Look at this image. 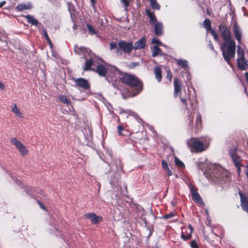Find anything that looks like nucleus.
<instances>
[{
	"label": "nucleus",
	"instance_id": "obj_29",
	"mask_svg": "<svg viewBox=\"0 0 248 248\" xmlns=\"http://www.w3.org/2000/svg\"><path fill=\"white\" fill-rule=\"evenodd\" d=\"M203 26L207 31H211V22L209 19H205L203 22Z\"/></svg>",
	"mask_w": 248,
	"mask_h": 248
},
{
	"label": "nucleus",
	"instance_id": "obj_40",
	"mask_svg": "<svg viewBox=\"0 0 248 248\" xmlns=\"http://www.w3.org/2000/svg\"><path fill=\"white\" fill-rule=\"evenodd\" d=\"M121 1L124 4L125 10H127V8L129 5V0H121Z\"/></svg>",
	"mask_w": 248,
	"mask_h": 248
},
{
	"label": "nucleus",
	"instance_id": "obj_3",
	"mask_svg": "<svg viewBox=\"0 0 248 248\" xmlns=\"http://www.w3.org/2000/svg\"><path fill=\"white\" fill-rule=\"evenodd\" d=\"M213 175L217 181L226 182L230 180V174L229 173L219 165H217L214 168Z\"/></svg>",
	"mask_w": 248,
	"mask_h": 248
},
{
	"label": "nucleus",
	"instance_id": "obj_56",
	"mask_svg": "<svg viewBox=\"0 0 248 248\" xmlns=\"http://www.w3.org/2000/svg\"><path fill=\"white\" fill-rule=\"evenodd\" d=\"M209 46H210V48H211V49H212V50H214V46L212 44H210Z\"/></svg>",
	"mask_w": 248,
	"mask_h": 248
},
{
	"label": "nucleus",
	"instance_id": "obj_5",
	"mask_svg": "<svg viewBox=\"0 0 248 248\" xmlns=\"http://www.w3.org/2000/svg\"><path fill=\"white\" fill-rule=\"evenodd\" d=\"M186 144L192 152H202L205 150L203 142L196 138H192L187 140Z\"/></svg>",
	"mask_w": 248,
	"mask_h": 248
},
{
	"label": "nucleus",
	"instance_id": "obj_25",
	"mask_svg": "<svg viewBox=\"0 0 248 248\" xmlns=\"http://www.w3.org/2000/svg\"><path fill=\"white\" fill-rule=\"evenodd\" d=\"M25 17L27 21L33 25L36 26L38 23L37 20L31 15H28L25 16Z\"/></svg>",
	"mask_w": 248,
	"mask_h": 248
},
{
	"label": "nucleus",
	"instance_id": "obj_6",
	"mask_svg": "<svg viewBox=\"0 0 248 248\" xmlns=\"http://www.w3.org/2000/svg\"><path fill=\"white\" fill-rule=\"evenodd\" d=\"M102 60L97 56H94L90 58L89 60H87L85 62V65L83 67L84 71H93L94 69V67L93 66H97L99 62H102Z\"/></svg>",
	"mask_w": 248,
	"mask_h": 248
},
{
	"label": "nucleus",
	"instance_id": "obj_14",
	"mask_svg": "<svg viewBox=\"0 0 248 248\" xmlns=\"http://www.w3.org/2000/svg\"><path fill=\"white\" fill-rule=\"evenodd\" d=\"M146 43V38L144 37H142L140 40L135 43L133 48L135 50L142 49L145 47Z\"/></svg>",
	"mask_w": 248,
	"mask_h": 248
},
{
	"label": "nucleus",
	"instance_id": "obj_53",
	"mask_svg": "<svg viewBox=\"0 0 248 248\" xmlns=\"http://www.w3.org/2000/svg\"><path fill=\"white\" fill-rule=\"evenodd\" d=\"M5 1H2L0 2V8L2 7L5 4Z\"/></svg>",
	"mask_w": 248,
	"mask_h": 248
},
{
	"label": "nucleus",
	"instance_id": "obj_36",
	"mask_svg": "<svg viewBox=\"0 0 248 248\" xmlns=\"http://www.w3.org/2000/svg\"><path fill=\"white\" fill-rule=\"evenodd\" d=\"M175 163L176 165L179 167H183L184 166V164L178 158H175Z\"/></svg>",
	"mask_w": 248,
	"mask_h": 248
},
{
	"label": "nucleus",
	"instance_id": "obj_17",
	"mask_svg": "<svg viewBox=\"0 0 248 248\" xmlns=\"http://www.w3.org/2000/svg\"><path fill=\"white\" fill-rule=\"evenodd\" d=\"M145 13L146 15L149 17L150 23L152 25H153L157 22V19L154 13L152 12L150 9H146L145 10Z\"/></svg>",
	"mask_w": 248,
	"mask_h": 248
},
{
	"label": "nucleus",
	"instance_id": "obj_19",
	"mask_svg": "<svg viewBox=\"0 0 248 248\" xmlns=\"http://www.w3.org/2000/svg\"><path fill=\"white\" fill-rule=\"evenodd\" d=\"M233 31L235 37L238 42L240 43L241 42L242 33L240 28L237 23H235L233 26Z\"/></svg>",
	"mask_w": 248,
	"mask_h": 248
},
{
	"label": "nucleus",
	"instance_id": "obj_11",
	"mask_svg": "<svg viewBox=\"0 0 248 248\" xmlns=\"http://www.w3.org/2000/svg\"><path fill=\"white\" fill-rule=\"evenodd\" d=\"M68 11L70 13L71 18L73 22V28L74 30L76 29V21H77V12L75 10V7L73 4L71 2L67 3Z\"/></svg>",
	"mask_w": 248,
	"mask_h": 248
},
{
	"label": "nucleus",
	"instance_id": "obj_21",
	"mask_svg": "<svg viewBox=\"0 0 248 248\" xmlns=\"http://www.w3.org/2000/svg\"><path fill=\"white\" fill-rule=\"evenodd\" d=\"M154 72L155 75V78L158 82H160L162 79V72L161 68L158 66L155 67Z\"/></svg>",
	"mask_w": 248,
	"mask_h": 248
},
{
	"label": "nucleus",
	"instance_id": "obj_4",
	"mask_svg": "<svg viewBox=\"0 0 248 248\" xmlns=\"http://www.w3.org/2000/svg\"><path fill=\"white\" fill-rule=\"evenodd\" d=\"M109 70L112 71L114 73L120 72L115 66L108 65L104 62L103 61L99 62L93 71L97 73L100 77H105L107 72Z\"/></svg>",
	"mask_w": 248,
	"mask_h": 248
},
{
	"label": "nucleus",
	"instance_id": "obj_54",
	"mask_svg": "<svg viewBox=\"0 0 248 248\" xmlns=\"http://www.w3.org/2000/svg\"><path fill=\"white\" fill-rule=\"evenodd\" d=\"M74 52L76 54L78 53V47H77V45H75V46H74Z\"/></svg>",
	"mask_w": 248,
	"mask_h": 248
},
{
	"label": "nucleus",
	"instance_id": "obj_37",
	"mask_svg": "<svg viewBox=\"0 0 248 248\" xmlns=\"http://www.w3.org/2000/svg\"><path fill=\"white\" fill-rule=\"evenodd\" d=\"M174 216V214L173 213H170L169 214H166L163 216L162 218L165 219H168L169 218H172Z\"/></svg>",
	"mask_w": 248,
	"mask_h": 248
},
{
	"label": "nucleus",
	"instance_id": "obj_35",
	"mask_svg": "<svg viewBox=\"0 0 248 248\" xmlns=\"http://www.w3.org/2000/svg\"><path fill=\"white\" fill-rule=\"evenodd\" d=\"M245 54V52L243 49H242L239 45L237 46V56Z\"/></svg>",
	"mask_w": 248,
	"mask_h": 248
},
{
	"label": "nucleus",
	"instance_id": "obj_46",
	"mask_svg": "<svg viewBox=\"0 0 248 248\" xmlns=\"http://www.w3.org/2000/svg\"><path fill=\"white\" fill-rule=\"evenodd\" d=\"M116 45L114 43H111L110 44V50H113L114 49V48H116Z\"/></svg>",
	"mask_w": 248,
	"mask_h": 248
},
{
	"label": "nucleus",
	"instance_id": "obj_18",
	"mask_svg": "<svg viewBox=\"0 0 248 248\" xmlns=\"http://www.w3.org/2000/svg\"><path fill=\"white\" fill-rule=\"evenodd\" d=\"M174 96H177L179 93H181L182 85L177 78L174 79Z\"/></svg>",
	"mask_w": 248,
	"mask_h": 248
},
{
	"label": "nucleus",
	"instance_id": "obj_13",
	"mask_svg": "<svg viewBox=\"0 0 248 248\" xmlns=\"http://www.w3.org/2000/svg\"><path fill=\"white\" fill-rule=\"evenodd\" d=\"M85 217L89 218L94 224L99 223L103 220L102 217L96 216L94 213L86 214Z\"/></svg>",
	"mask_w": 248,
	"mask_h": 248
},
{
	"label": "nucleus",
	"instance_id": "obj_23",
	"mask_svg": "<svg viewBox=\"0 0 248 248\" xmlns=\"http://www.w3.org/2000/svg\"><path fill=\"white\" fill-rule=\"evenodd\" d=\"M152 57H155L157 56H162L163 53L161 49L159 48L157 46H155L152 48Z\"/></svg>",
	"mask_w": 248,
	"mask_h": 248
},
{
	"label": "nucleus",
	"instance_id": "obj_33",
	"mask_svg": "<svg viewBox=\"0 0 248 248\" xmlns=\"http://www.w3.org/2000/svg\"><path fill=\"white\" fill-rule=\"evenodd\" d=\"M152 44H156L157 45H158L159 46H163L164 47H166V46L163 44L160 41V40L157 39V38L156 37H155L152 40Z\"/></svg>",
	"mask_w": 248,
	"mask_h": 248
},
{
	"label": "nucleus",
	"instance_id": "obj_9",
	"mask_svg": "<svg viewBox=\"0 0 248 248\" xmlns=\"http://www.w3.org/2000/svg\"><path fill=\"white\" fill-rule=\"evenodd\" d=\"M188 186L191 194V197L192 200L197 203L204 205V202L202 201L199 194L197 192V190L195 189L194 186L191 184H189Z\"/></svg>",
	"mask_w": 248,
	"mask_h": 248
},
{
	"label": "nucleus",
	"instance_id": "obj_8",
	"mask_svg": "<svg viewBox=\"0 0 248 248\" xmlns=\"http://www.w3.org/2000/svg\"><path fill=\"white\" fill-rule=\"evenodd\" d=\"M119 48L124 53L131 52L133 48V44L131 42L120 41L118 43Z\"/></svg>",
	"mask_w": 248,
	"mask_h": 248
},
{
	"label": "nucleus",
	"instance_id": "obj_22",
	"mask_svg": "<svg viewBox=\"0 0 248 248\" xmlns=\"http://www.w3.org/2000/svg\"><path fill=\"white\" fill-rule=\"evenodd\" d=\"M86 27L90 35H95L98 36V31L93 25L90 24H87Z\"/></svg>",
	"mask_w": 248,
	"mask_h": 248
},
{
	"label": "nucleus",
	"instance_id": "obj_28",
	"mask_svg": "<svg viewBox=\"0 0 248 248\" xmlns=\"http://www.w3.org/2000/svg\"><path fill=\"white\" fill-rule=\"evenodd\" d=\"M12 111L15 113L18 117L22 118L23 115L20 110L17 108L16 104H14V106L12 108Z\"/></svg>",
	"mask_w": 248,
	"mask_h": 248
},
{
	"label": "nucleus",
	"instance_id": "obj_32",
	"mask_svg": "<svg viewBox=\"0 0 248 248\" xmlns=\"http://www.w3.org/2000/svg\"><path fill=\"white\" fill-rule=\"evenodd\" d=\"M232 159L235 166H238L239 164H241V159L239 156L237 155L236 156L232 157Z\"/></svg>",
	"mask_w": 248,
	"mask_h": 248
},
{
	"label": "nucleus",
	"instance_id": "obj_27",
	"mask_svg": "<svg viewBox=\"0 0 248 248\" xmlns=\"http://www.w3.org/2000/svg\"><path fill=\"white\" fill-rule=\"evenodd\" d=\"M59 99L61 102L67 105L68 106L71 105L70 101L68 100L67 97L64 95H59Z\"/></svg>",
	"mask_w": 248,
	"mask_h": 248
},
{
	"label": "nucleus",
	"instance_id": "obj_58",
	"mask_svg": "<svg viewBox=\"0 0 248 248\" xmlns=\"http://www.w3.org/2000/svg\"><path fill=\"white\" fill-rule=\"evenodd\" d=\"M91 1L93 4H94L95 3V0H91Z\"/></svg>",
	"mask_w": 248,
	"mask_h": 248
},
{
	"label": "nucleus",
	"instance_id": "obj_49",
	"mask_svg": "<svg viewBox=\"0 0 248 248\" xmlns=\"http://www.w3.org/2000/svg\"><path fill=\"white\" fill-rule=\"evenodd\" d=\"M201 121H202V118H201V114L199 113L197 114V122L198 123V122H199L200 123H201Z\"/></svg>",
	"mask_w": 248,
	"mask_h": 248
},
{
	"label": "nucleus",
	"instance_id": "obj_42",
	"mask_svg": "<svg viewBox=\"0 0 248 248\" xmlns=\"http://www.w3.org/2000/svg\"><path fill=\"white\" fill-rule=\"evenodd\" d=\"M181 101L183 103L184 106L186 108L187 106V99L180 97Z\"/></svg>",
	"mask_w": 248,
	"mask_h": 248
},
{
	"label": "nucleus",
	"instance_id": "obj_15",
	"mask_svg": "<svg viewBox=\"0 0 248 248\" xmlns=\"http://www.w3.org/2000/svg\"><path fill=\"white\" fill-rule=\"evenodd\" d=\"M78 87L88 91L90 90V84L87 80L83 78H78Z\"/></svg>",
	"mask_w": 248,
	"mask_h": 248
},
{
	"label": "nucleus",
	"instance_id": "obj_44",
	"mask_svg": "<svg viewBox=\"0 0 248 248\" xmlns=\"http://www.w3.org/2000/svg\"><path fill=\"white\" fill-rule=\"evenodd\" d=\"M167 78L170 80L171 81V79H172V75H171V72L170 70H168L167 71Z\"/></svg>",
	"mask_w": 248,
	"mask_h": 248
},
{
	"label": "nucleus",
	"instance_id": "obj_34",
	"mask_svg": "<svg viewBox=\"0 0 248 248\" xmlns=\"http://www.w3.org/2000/svg\"><path fill=\"white\" fill-rule=\"evenodd\" d=\"M210 32L211 33V34L212 35V36H213L214 39L216 41L219 40L218 35L215 30H211V31H210Z\"/></svg>",
	"mask_w": 248,
	"mask_h": 248
},
{
	"label": "nucleus",
	"instance_id": "obj_50",
	"mask_svg": "<svg viewBox=\"0 0 248 248\" xmlns=\"http://www.w3.org/2000/svg\"><path fill=\"white\" fill-rule=\"evenodd\" d=\"M0 88L2 90L5 89L4 85L1 81H0Z\"/></svg>",
	"mask_w": 248,
	"mask_h": 248
},
{
	"label": "nucleus",
	"instance_id": "obj_62",
	"mask_svg": "<svg viewBox=\"0 0 248 248\" xmlns=\"http://www.w3.org/2000/svg\"><path fill=\"white\" fill-rule=\"evenodd\" d=\"M54 57H56V55H54Z\"/></svg>",
	"mask_w": 248,
	"mask_h": 248
},
{
	"label": "nucleus",
	"instance_id": "obj_31",
	"mask_svg": "<svg viewBox=\"0 0 248 248\" xmlns=\"http://www.w3.org/2000/svg\"><path fill=\"white\" fill-rule=\"evenodd\" d=\"M42 33L44 36L45 37V39L46 40L47 42L49 43L50 47H52V43L48 37L46 31L45 29L43 30Z\"/></svg>",
	"mask_w": 248,
	"mask_h": 248
},
{
	"label": "nucleus",
	"instance_id": "obj_48",
	"mask_svg": "<svg viewBox=\"0 0 248 248\" xmlns=\"http://www.w3.org/2000/svg\"><path fill=\"white\" fill-rule=\"evenodd\" d=\"M165 170L166 171V173H167L168 176H170L172 175V173L169 168H168L167 169Z\"/></svg>",
	"mask_w": 248,
	"mask_h": 248
},
{
	"label": "nucleus",
	"instance_id": "obj_20",
	"mask_svg": "<svg viewBox=\"0 0 248 248\" xmlns=\"http://www.w3.org/2000/svg\"><path fill=\"white\" fill-rule=\"evenodd\" d=\"M237 62L238 67L241 70H246L248 67L247 60L246 59H237Z\"/></svg>",
	"mask_w": 248,
	"mask_h": 248
},
{
	"label": "nucleus",
	"instance_id": "obj_43",
	"mask_svg": "<svg viewBox=\"0 0 248 248\" xmlns=\"http://www.w3.org/2000/svg\"><path fill=\"white\" fill-rule=\"evenodd\" d=\"M162 167L164 170L169 168L167 163L164 160L162 161Z\"/></svg>",
	"mask_w": 248,
	"mask_h": 248
},
{
	"label": "nucleus",
	"instance_id": "obj_59",
	"mask_svg": "<svg viewBox=\"0 0 248 248\" xmlns=\"http://www.w3.org/2000/svg\"><path fill=\"white\" fill-rule=\"evenodd\" d=\"M75 83H76V85H78V79H76Z\"/></svg>",
	"mask_w": 248,
	"mask_h": 248
},
{
	"label": "nucleus",
	"instance_id": "obj_30",
	"mask_svg": "<svg viewBox=\"0 0 248 248\" xmlns=\"http://www.w3.org/2000/svg\"><path fill=\"white\" fill-rule=\"evenodd\" d=\"M151 6L153 9L159 10L160 9V5L157 3L156 0H149Z\"/></svg>",
	"mask_w": 248,
	"mask_h": 248
},
{
	"label": "nucleus",
	"instance_id": "obj_7",
	"mask_svg": "<svg viewBox=\"0 0 248 248\" xmlns=\"http://www.w3.org/2000/svg\"><path fill=\"white\" fill-rule=\"evenodd\" d=\"M218 29L224 41L232 39L231 31L227 26L221 24L218 26Z\"/></svg>",
	"mask_w": 248,
	"mask_h": 248
},
{
	"label": "nucleus",
	"instance_id": "obj_47",
	"mask_svg": "<svg viewBox=\"0 0 248 248\" xmlns=\"http://www.w3.org/2000/svg\"><path fill=\"white\" fill-rule=\"evenodd\" d=\"M118 128V133L120 135H121L122 134V131L123 130V128L122 126L121 125H119L117 127Z\"/></svg>",
	"mask_w": 248,
	"mask_h": 248
},
{
	"label": "nucleus",
	"instance_id": "obj_39",
	"mask_svg": "<svg viewBox=\"0 0 248 248\" xmlns=\"http://www.w3.org/2000/svg\"><path fill=\"white\" fill-rule=\"evenodd\" d=\"M190 247L192 248H199V246L197 244L196 240H193L190 243Z\"/></svg>",
	"mask_w": 248,
	"mask_h": 248
},
{
	"label": "nucleus",
	"instance_id": "obj_52",
	"mask_svg": "<svg viewBox=\"0 0 248 248\" xmlns=\"http://www.w3.org/2000/svg\"><path fill=\"white\" fill-rule=\"evenodd\" d=\"M38 203L41 207V208L42 209H43V210H46V207L45 206H44L42 204V203L40 202H38Z\"/></svg>",
	"mask_w": 248,
	"mask_h": 248
},
{
	"label": "nucleus",
	"instance_id": "obj_45",
	"mask_svg": "<svg viewBox=\"0 0 248 248\" xmlns=\"http://www.w3.org/2000/svg\"><path fill=\"white\" fill-rule=\"evenodd\" d=\"M243 165L241 164H239L238 166H237V165L235 166L237 168V173H238V175H239L241 172V167Z\"/></svg>",
	"mask_w": 248,
	"mask_h": 248
},
{
	"label": "nucleus",
	"instance_id": "obj_41",
	"mask_svg": "<svg viewBox=\"0 0 248 248\" xmlns=\"http://www.w3.org/2000/svg\"><path fill=\"white\" fill-rule=\"evenodd\" d=\"M229 155L232 158L235 156L237 155L235 149H231L229 151Z\"/></svg>",
	"mask_w": 248,
	"mask_h": 248
},
{
	"label": "nucleus",
	"instance_id": "obj_26",
	"mask_svg": "<svg viewBox=\"0 0 248 248\" xmlns=\"http://www.w3.org/2000/svg\"><path fill=\"white\" fill-rule=\"evenodd\" d=\"M31 7V6L29 4H26L24 3H21L20 4H18L16 6V8L18 11L21 12L24 10L30 9Z\"/></svg>",
	"mask_w": 248,
	"mask_h": 248
},
{
	"label": "nucleus",
	"instance_id": "obj_24",
	"mask_svg": "<svg viewBox=\"0 0 248 248\" xmlns=\"http://www.w3.org/2000/svg\"><path fill=\"white\" fill-rule=\"evenodd\" d=\"M176 62L177 65L184 68L185 70H186L188 68V62L186 60L180 59L176 60Z\"/></svg>",
	"mask_w": 248,
	"mask_h": 248
},
{
	"label": "nucleus",
	"instance_id": "obj_16",
	"mask_svg": "<svg viewBox=\"0 0 248 248\" xmlns=\"http://www.w3.org/2000/svg\"><path fill=\"white\" fill-rule=\"evenodd\" d=\"M155 34L158 36L163 34V24L161 22H157L154 24Z\"/></svg>",
	"mask_w": 248,
	"mask_h": 248
},
{
	"label": "nucleus",
	"instance_id": "obj_2",
	"mask_svg": "<svg viewBox=\"0 0 248 248\" xmlns=\"http://www.w3.org/2000/svg\"><path fill=\"white\" fill-rule=\"evenodd\" d=\"M235 48V42L232 39L223 41L220 46V49L222 52L223 57L229 64H231V58L234 57Z\"/></svg>",
	"mask_w": 248,
	"mask_h": 248
},
{
	"label": "nucleus",
	"instance_id": "obj_1",
	"mask_svg": "<svg viewBox=\"0 0 248 248\" xmlns=\"http://www.w3.org/2000/svg\"><path fill=\"white\" fill-rule=\"evenodd\" d=\"M119 78L122 82L128 85L131 88L135 89L136 93H135L134 95L138 94L141 91L142 84L137 77L126 73H120Z\"/></svg>",
	"mask_w": 248,
	"mask_h": 248
},
{
	"label": "nucleus",
	"instance_id": "obj_10",
	"mask_svg": "<svg viewBox=\"0 0 248 248\" xmlns=\"http://www.w3.org/2000/svg\"><path fill=\"white\" fill-rule=\"evenodd\" d=\"M11 142L14 145L16 148L22 155H25L28 153V150L26 149L25 146L16 138H12L11 139Z\"/></svg>",
	"mask_w": 248,
	"mask_h": 248
},
{
	"label": "nucleus",
	"instance_id": "obj_38",
	"mask_svg": "<svg viewBox=\"0 0 248 248\" xmlns=\"http://www.w3.org/2000/svg\"><path fill=\"white\" fill-rule=\"evenodd\" d=\"M82 53L84 55H85L86 52H88L86 48L81 47L78 48V54H80V53Z\"/></svg>",
	"mask_w": 248,
	"mask_h": 248
},
{
	"label": "nucleus",
	"instance_id": "obj_51",
	"mask_svg": "<svg viewBox=\"0 0 248 248\" xmlns=\"http://www.w3.org/2000/svg\"><path fill=\"white\" fill-rule=\"evenodd\" d=\"M244 55H245V54H243L242 55H238L237 59H245Z\"/></svg>",
	"mask_w": 248,
	"mask_h": 248
},
{
	"label": "nucleus",
	"instance_id": "obj_60",
	"mask_svg": "<svg viewBox=\"0 0 248 248\" xmlns=\"http://www.w3.org/2000/svg\"><path fill=\"white\" fill-rule=\"evenodd\" d=\"M108 154H109V156H110V157H112V154L110 153H109Z\"/></svg>",
	"mask_w": 248,
	"mask_h": 248
},
{
	"label": "nucleus",
	"instance_id": "obj_61",
	"mask_svg": "<svg viewBox=\"0 0 248 248\" xmlns=\"http://www.w3.org/2000/svg\"><path fill=\"white\" fill-rule=\"evenodd\" d=\"M123 98H124V99H125V98H126V97H125V95H124L123 94Z\"/></svg>",
	"mask_w": 248,
	"mask_h": 248
},
{
	"label": "nucleus",
	"instance_id": "obj_12",
	"mask_svg": "<svg viewBox=\"0 0 248 248\" xmlns=\"http://www.w3.org/2000/svg\"><path fill=\"white\" fill-rule=\"evenodd\" d=\"M193 232V228L191 225L184 227L182 229L181 238L184 240L189 239Z\"/></svg>",
	"mask_w": 248,
	"mask_h": 248
},
{
	"label": "nucleus",
	"instance_id": "obj_57",
	"mask_svg": "<svg viewBox=\"0 0 248 248\" xmlns=\"http://www.w3.org/2000/svg\"><path fill=\"white\" fill-rule=\"evenodd\" d=\"M40 193L41 195H44V192L42 190H40Z\"/></svg>",
	"mask_w": 248,
	"mask_h": 248
},
{
	"label": "nucleus",
	"instance_id": "obj_63",
	"mask_svg": "<svg viewBox=\"0 0 248 248\" xmlns=\"http://www.w3.org/2000/svg\"><path fill=\"white\" fill-rule=\"evenodd\" d=\"M247 1H248V0H246Z\"/></svg>",
	"mask_w": 248,
	"mask_h": 248
},
{
	"label": "nucleus",
	"instance_id": "obj_55",
	"mask_svg": "<svg viewBox=\"0 0 248 248\" xmlns=\"http://www.w3.org/2000/svg\"><path fill=\"white\" fill-rule=\"evenodd\" d=\"M245 75L246 76V78L247 81L248 83V72H246Z\"/></svg>",
	"mask_w": 248,
	"mask_h": 248
}]
</instances>
